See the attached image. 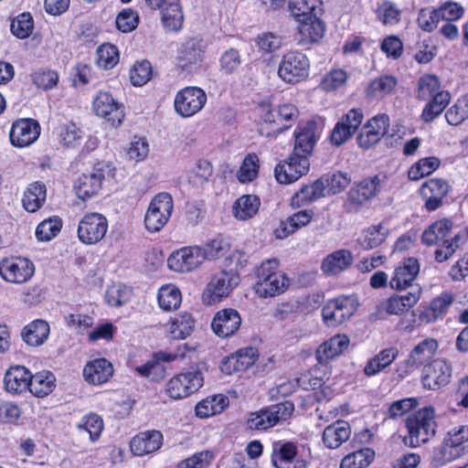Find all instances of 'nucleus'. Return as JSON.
Wrapping results in <instances>:
<instances>
[{
  "instance_id": "nucleus-15",
  "label": "nucleus",
  "mask_w": 468,
  "mask_h": 468,
  "mask_svg": "<svg viewBox=\"0 0 468 468\" xmlns=\"http://www.w3.org/2000/svg\"><path fill=\"white\" fill-rule=\"evenodd\" d=\"M204 262L201 254V247L188 246L172 252L167 259V266L176 272H189L199 267Z\"/></svg>"
},
{
  "instance_id": "nucleus-5",
  "label": "nucleus",
  "mask_w": 468,
  "mask_h": 468,
  "mask_svg": "<svg viewBox=\"0 0 468 468\" xmlns=\"http://www.w3.org/2000/svg\"><path fill=\"white\" fill-rule=\"evenodd\" d=\"M293 411L294 405L290 401L271 405L250 413L247 420V427L254 431H266L281 421L287 420Z\"/></svg>"
},
{
  "instance_id": "nucleus-54",
  "label": "nucleus",
  "mask_w": 468,
  "mask_h": 468,
  "mask_svg": "<svg viewBox=\"0 0 468 468\" xmlns=\"http://www.w3.org/2000/svg\"><path fill=\"white\" fill-rule=\"evenodd\" d=\"M62 220L57 216L50 217L41 221L36 229V239L40 242L49 241L61 230Z\"/></svg>"
},
{
  "instance_id": "nucleus-14",
  "label": "nucleus",
  "mask_w": 468,
  "mask_h": 468,
  "mask_svg": "<svg viewBox=\"0 0 468 468\" xmlns=\"http://www.w3.org/2000/svg\"><path fill=\"white\" fill-rule=\"evenodd\" d=\"M239 280V276L231 272L221 271L215 274L203 292L204 303L214 304L221 301L238 285Z\"/></svg>"
},
{
  "instance_id": "nucleus-26",
  "label": "nucleus",
  "mask_w": 468,
  "mask_h": 468,
  "mask_svg": "<svg viewBox=\"0 0 468 468\" xmlns=\"http://www.w3.org/2000/svg\"><path fill=\"white\" fill-rule=\"evenodd\" d=\"M163 434L156 430L146 431L135 435L130 441L133 455L144 456L156 452L163 444Z\"/></svg>"
},
{
  "instance_id": "nucleus-21",
  "label": "nucleus",
  "mask_w": 468,
  "mask_h": 468,
  "mask_svg": "<svg viewBox=\"0 0 468 468\" xmlns=\"http://www.w3.org/2000/svg\"><path fill=\"white\" fill-rule=\"evenodd\" d=\"M389 118L387 114L374 116L362 127L357 135V144L364 149H368L388 133Z\"/></svg>"
},
{
  "instance_id": "nucleus-50",
  "label": "nucleus",
  "mask_w": 468,
  "mask_h": 468,
  "mask_svg": "<svg viewBox=\"0 0 468 468\" xmlns=\"http://www.w3.org/2000/svg\"><path fill=\"white\" fill-rule=\"evenodd\" d=\"M213 175V166L210 162L199 159L195 166L188 171L187 181L194 187H202L209 181Z\"/></svg>"
},
{
  "instance_id": "nucleus-40",
  "label": "nucleus",
  "mask_w": 468,
  "mask_h": 468,
  "mask_svg": "<svg viewBox=\"0 0 468 468\" xmlns=\"http://www.w3.org/2000/svg\"><path fill=\"white\" fill-rule=\"evenodd\" d=\"M47 197V187L44 183L37 181L29 184L22 197L23 207L30 213L40 209Z\"/></svg>"
},
{
  "instance_id": "nucleus-36",
  "label": "nucleus",
  "mask_w": 468,
  "mask_h": 468,
  "mask_svg": "<svg viewBox=\"0 0 468 468\" xmlns=\"http://www.w3.org/2000/svg\"><path fill=\"white\" fill-rule=\"evenodd\" d=\"M50 327L48 322L36 319L27 324L21 332L23 341L30 346H42L48 338Z\"/></svg>"
},
{
  "instance_id": "nucleus-58",
  "label": "nucleus",
  "mask_w": 468,
  "mask_h": 468,
  "mask_svg": "<svg viewBox=\"0 0 468 468\" xmlns=\"http://www.w3.org/2000/svg\"><path fill=\"white\" fill-rule=\"evenodd\" d=\"M229 250V243L222 235H218L201 247V254L205 260H214L224 256Z\"/></svg>"
},
{
  "instance_id": "nucleus-47",
  "label": "nucleus",
  "mask_w": 468,
  "mask_h": 468,
  "mask_svg": "<svg viewBox=\"0 0 468 468\" xmlns=\"http://www.w3.org/2000/svg\"><path fill=\"white\" fill-rule=\"evenodd\" d=\"M397 84L398 80L394 76L382 75L369 83L367 96L371 99H383L394 90Z\"/></svg>"
},
{
  "instance_id": "nucleus-30",
  "label": "nucleus",
  "mask_w": 468,
  "mask_h": 468,
  "mask_svg": "<svg viewBox=\"0 0 468 468\" xmlns=\"http://www.w3.org/2000/svg\"><path fill=\"white\" fill-rule=\"evenodd\" d=\"M314 216V212L313 209H303L293 213L282 221L280 226L274 230L275 237L280 239L287 238L303 227L307 226L312 221Z\"/></svg>"
},
{
  "instance_id": "nucleus-16",
  "label": "nucleus",
  "mask_w": 468,
  "mask_h": 468,
  "mask_svg": "<svg viewBox=\"0 0 468 468\" xmlns=\"http://www.w3.org/2000/svg\"><path fill=\"white\" fill-rule=\"evenodd\" d=\"M310 170V161L291 154L286 160L279 163L274 176L280 184H291L306 175Z\"/></svg>"
},
{
  "instance_id": "nucleus-31",
  "label": "nucleus",
  "mask_w": 468,
  "mask_h": 468,
  "mask_svg": "<svg viewBox=\"0 0 468 468\" xmlns=\"http://www.w3.org/2000/svg\"><path fill=\"white\" fill-rule=\"evenodd\" d=\"M349 345V338L345 335H336L324 342L316 349L315 357L319 364L326 365L331 359L341 355Z\"/></svg>"
},
{
  "instance_id": "nucleus-28",
  "label": "nucleus",
  "mask_w": 468,
  "mask_h": 468,
  "mask_svg": "<svg viewBox=\"0 0 468 468\" xmlns=\"http://www.w3.org/2000/svg\"><path fill=\"white\" fill-rule=\"evenodd\" d=\"M453 303V296L450 292H442L434 298L429 305L421 306L419 320L424 324L434 323L441 319Z\"/></svg>"
},
{
  "instance_id": "nucleus-49",
  "label": "nucleus",
  "mask_w": 468,
  "mask_h": 468,
  "mask_svg": "<svg viewBox=\"0 0 468 468\" xmlns=\"http://www.w3.org/2000/svg\"><path fill=\"white\" fill-rule=\"evenodd\" d=\"M158 303L164 311L176 310L182 302V295L180 290L173 284L163 285L157 295Z\"/></svg>"
},
{
  "instance_id": "nucleus-60",
  "label": "nucleus",
  "mask_w": 468,
  "mask_h": 468,
  "mask_svg": "<svg viewBox=\"0 0 468 468\" xmlns=\"http://www.w3.org/2000/svg\"><path fill=\"white\" fill-rule=\"evenodd\" d=\"M259 157L256 154H248L239 171H238V179L241 183H248L251 182L253 179H255L259 173Z\"/></svg>"
},
{
  "instance_id": "nucleus-55",
  "label": "nucleus",
  "mask_w": 468,
  "mask_h": 468,
  "mask_svg": "<svg viewBox=\"0 0 468 468\" xmlns=\"http://www.w3.org/2000/svg\"><path fill=\"white\" fill-rule=\"evenodd\" d=\"M375 13L377 19L384 26H395L400 21L401 10L388 0L378 4Z\"/></svg>"
},
{
  "instance_id": "nucleus-39",
  "label": "nucleus",
  "mask_w": 468,
  "mask_h": 468,
  "mask_svg": "<svg viewBox=\"0 0 468 468\" xmlns=\"http://www.w3.org/2000/svg\"><path fill=\"white\" fill-rule=\"evenodd\" d=\"M388 233V229L383 222H380L362 230L356 241L363 250H373L380 246L386 240Z\"/></svg>"
},
{
  "instance_id": "nucleus-44",
  "label": "nucleus",
  "mask_w": 468,
  "mask_h": 468,
  "mask_svg": "<svg viewBox=\"0 0 468 468\" xmlns=\"http://www.w3.org/2000/svg\"><path fill=\"white\" fill-rule=\"evenodd\" d=\"M464 454V448H455L447 440L440 446L435 447L431 454V464L440 468Z\"/></svg>"
},
{
  "instance_id": "nucleus-13",
  "label": "nucleus",
  "mask_w": 468,
  "mask_h": 468,
  "mask_svg": "<svg viewBox=\"0 0 468 468\" xmlns=\"http://www.w3.org/2000/svg\"><path fill=\"white\" fill-rule=\"evenodd\" d=\"M203 386L200 371L193 369L172 378L167 383L168 395L176 399L188 397Z\"/></svg>"
},
{
  "instance_id": "nucleus-12",
  "label": "nucleus",
  "mask_w": 468,
  "mask_h": 468,
  "mask_svg": "<svg viewBox=\"0 0 468 468\" xmlns=\"http://www.w3.org/2000/svg\"><path fill=\"white\" fill-rule=\"evenodd\" d=\"M356 308L357 303L353 297L339 296L330 300L324 306L322 315L328 325L335 326L349 319L355 314Z\"/></svg>"
},
{
  "instance_id": "nucleus-18",
  "label": "nucleus",
  "mask_w": 468,
  "mask_h": 468,
  "mask_svg": "<svg viewBox=\"0 0 468 468\" xmlns=\"http://www.w3.org/2000/svg\"><path fill=\"white\" fill-rule=\"evenodd\" d=\"M364 119L361 110L348 111L335 125L330 140L332 144L340 146L349 140L357 131Z\"/></svg>"
},
{
  "instance_id": "nucleus-10",
  "label": "nucleus",
  "mask_w": 468,
  "mask_h": 468,
  "mask_svg": "<svg viewBox=\"0 0 468 468\" xmlns=\"http://www.w3.org/2000/svg\"><path fill=\"white\" fill-rule=\"evenodd\" d=\"M35 265L27 258L10 257L0 261V276L7 282L23 284L31 280Z\"/></svg>"
},
{
  "instance_id": "nucleus-32",
  "label": "nucleus",
  "mask_w": 468,
  "mask_h": 468,
  "mask_svg": "<svg viewBox=\"0 0 468 468\" xmlns=\"http://www.w3.org/2000/svg\"><path fill=\"white\" fill-rule=\"evenodd\" d=\"M256 361V350L253 347H247L239 350L224 359L221 370L227 375L232 372L244 371L254 365Z\"/></svg>"
},
{
  "instance_id": "nucleus-1",
  "label": "nucleus",
  "mask_w": 468,
  "mask_h": 468,
  "mask_svg": "<svg viewBox=\"0 0 468 468\" xmlns=\"http://www.w3.org/2000/svg\"><path fill=\"white\" fill-rule=\"evenodd\" d=\"M452 226V220L442 218L433 222L422 233L421 240L428 246L441 242V247L435 251V260L438 262L447 261L457 249L468 242V228L456 233L451 239H446Z\"/></svg>"
},
{
  "instance_id": "nucleus-37",
  "label": "nucleus",
  "mask_w": 468,
  "mask_h": 468,
  "mask_svg": "<svg viewBox=\"0 0 468 468\" xmlns=\"http://www.w3.org/2000/svg\"><path fill=\"white\" fill-rule=\"evenodd\" d=\"M351 435L350 424L346 420H336L328 425L323 432V441L329 449H336Z\"/></svg>"
},
{
  "instance_id": "nucleus-57",
  "label": "nucleus",
  "mask_w": 468,
  "mask_h": 468,
  "mask_svg": "<svg viewBox=\"0 0 468 468\" xmlns=\"http://www.w3.org/2000/svg\"><path fill=\"white\" fill-rule=\"evenodd\" d=\"M441 91L438 78L433 75H425L419 80L416 97L420 101H428Z\"/></svg>"
},
{
  "instance_id": "nucleus-59",
  "label": "nucleus",
  "mask_w": 468,
  "mask_h": 468,
  "mask_svg": "<svg viewBox=\"0 0 468 468\" xmlns=\"http://www.w3.org/2000/svg\"><path fill=\"white\" fill-rule=\"evenodd\" d=\"M96 64L99 68L108 70L117 64V48L110 43H104L97 48Z\"/></svg>"
},
{
  "instance_id": "nucleus-61",
  "label": "nucleus",
  "mask_w": 468,
  "mask_h": 468,
  "mask_svg": "<svg viewBox=\"0 0 468 468\" xmlns=\"http://www.w3.org/2000/svg\"><path fill=\"white\" fill-rule=\"evenodd\" d=\"M80 431L89 433L90 441H96L103 428L102 420L97 414L90 413L84 416L77 424Z\"/></svg>"
},
{
  "instance_id": "nucleus-63",
  "label": "nucleus",
  "mask_w": 468,
  "mask_h": 468,
  "mask_svg": "<svg viewBox=\"0 0 468 468\" xmlns=\"http://www.w3.org/2000/svg\"><path fill=\"white\" fill-rule=\"evenodd\" d=\"M468 118V99L463 98L456 101L445 112V119L450 125H459Z\"/></svg>"
},
{
  "instance_id": "nucleus-34",
  "label": "nucleus",
  "mask_w": 468,
  "mask_h": 468,
  "mask_svg": "<svg viewBox=\"0 0 468 468\" xmlns=\"http://www.w3.org/2000/svg\"><path fill=\"white\" fill-rule=\"evenodd\" d=\"M353 262V254L348 250H337L327 255L321 264V270L326 275H336L348 269Z\"/></svg>"
},
{
  "instance_id": "nucleus-25",
  "label": "nucleus",
  "mask_w": 468,
  "mask_h": 468,
  "mask_svg": "<svg viewBox=\"0 0 468 468\" xmlns=\"http://www.w3.org/2000/svg\"><path fill=\"white\" fill-rule=\"evenodd\" d=\"M420 272V263L415 258H407L400 261L395 268L389 285L397 291L411 287Z\"/></svg>"
},
{
  "instance_id": "nucleus-4",
  "label": "nucleus",
  "mask_w": 468,
  "mask_h": 468,
  "mask_svg": "<svg viewBox=\"0 0 468 468\" xmlns=\"http://www.w3.org/2000/svg\"><path fill=\"white\" fill-rule=\"evenodd\" d=\"M289 8L292 15L299 22L296 41L299 46L304 47L317 43L324 35L325 25L311 12L297 7L295 4L290 3Z\"/></svg>"
},
{
  "instance_id": "nucleus-51",
  "label": "nucleus",
  "mask_w": 468,
  "mask_h": 468,
  "mask_svg": "<svg viewBox=\"0 0 468 468\" xmlns=\"http://www.w3.org/2000/svg\"><path fill=\"white\" fill-rule=\"evenodd\" d=\"M451 100V95L448 91H441L437 94L425 105L421 112V119L424 122H431L437 118L443 110L447 107Z\"/></svg>"
},
{
  "instance_id": "nucleus-64",
  "label": "nucleus",
  "mask_w": 468,
  "mask_h": 468,
  "mask_svg": "<svg viewBox=\"0 0 468 468\" xmlns=\"http://www.w3.org/2000/svg\"><path fill=\"white\" fill-rule=\"evenodd\" d=\"M152 73V65L148 60L136 62L130 72L131 82L133 86H143L150 80Z\"/></svg>"
},
{
  "instance_id": "nucleus-53",
  "label": "nucleus",
  "mask_w": 468,
  "mask_h": 468,
  "mask_svg": "<svg viewBox=\"0 0 468 468\" xmlns=\"http://www.w3.org/2000/svg\"><path fill=\"white\" fill-rule=\"evenodd\" d=\"M374 456L375 452L369 448L355 451L342 459L340 468H367Z\"/></svg>"
},
{
  "instance_id": "nucleus-20",
  "label": "nucleus",
  "mask_w": 468,
  "mask_h": 468,
  "mask_svg": "<svg viewBox=\"0 0 468 468\" xmlns=\"http://www.w3.org/2000/svg\"><path fill=\"white\" fill-rule=\"evenodd\" d=\"M153 10H160L163 26L168 31H176L183 24V13L179 0H145Z\"/></svg>"
},
{
  "instance_id": "nucleus-35",
  "label": "nucleus",
  "mask_w": 468,
  "mask_h": 468,
  "mask_svg": "<svg viewBox=\"0 0 468 468\" xmlns=\"http://www.w3.org/2000/svg\"><path fill=\"white\" fill-rule=\"evenodd\" d=\"M297 454L298 447L295 442L286 441L272 442L271 463L276 468H291Z\"/></svg>"
},
{
  "instance_id": "nucleus-3",
  "label": "nucleus",
  "mask_w": 468,
  "mask_h": 468,
  "mask_svg": "<svg viewBox=\"0 0 468 468\" xmlns=\"http://www.w3.org/2000/svg\"><path fill=\"white\" fill-rule=\"evenodd\" d=\"M408 435L403 441L407 446L415 448L428 442L435 436L437 423L434 409L425 407L409 416L406 420Z\"/></svg>"
},
{
  "instance_id": "nucleus-38",
  "label": "nucleus",
  "mask_w": 468,
  "mask_h": 468,
  "mask_svg": "<svg viewBox=\"0 0 468 468\" xmlns=\"http://www.w3.org/2000/svg\"><path fill=\"white\" fill-rule=\"evenodd\" d=\"M103 176L101 173L81 175L75 182L74 190L79 198L89 199L97 195L101 188Z\"/></svg>"
},
{
  "instance_id": "nucleus-45",
  "label": "nucleus",
  "mask_w": 468,
  "mask_h": 468,
  "mask_svg": "<svg viewBox=\"0 0 468 468\" xmlns=\"http://www.w3.org/2000/svg\"><path fill=\"white\" fill-rule=\"evenodd\" d=\"M58 144L67 148L78 146L82 138V131L72 122L59 124L55 131Z\"/></svg>"
},
{
  "instance_id": "nucleus-22",
  "label": "nucleus",
  "mask_w": 468,
  "mask_h": 468,
  "mask_svg": "<svg viewBox=\"0 0 468 468\" xmlns=\"http://www.w3.org/2000/svg\"><path fill=\"white\" fill-rule=\"evenodd\" d=\"M40 134V125L33 119H19L10 130V141L16 147H27L35 143Z\"/></svg>"
},
{
  "instance_id": "nucleus-62",
  "label": "nucleus",
  "mask_w": 468,
  "mask_h": 468,
  "mask_svg": "<svg viewBox=\"0 0 468 468\" xmlns=\"http://www.w3.org/2000/svg\"><path fill=\"white\" fill-rule=\"evenodd\" d=\"M116 109V102L112 94L101 91L93 101V110L96 115L107 118Z\"/></svg>"
},
{
  "instance_id": "nucleus-9",
  "label": "nucleus",
  "mask_w": 468,
  "mask_h": 468,
  "mask_svg": "<svg viewBox=\"0 0 468 468\" xmlns=\"http://www.w3.org/2000/svg\"><path fill=\"white\" fill-rule=\"evenodd\" d=\"M207 101V94L201 88L186 87L176 94L175 111L179 116L189 118L199 112L206 105Z\"/></svg>"
},
{
  "instance_id": "nucleus-19",
  "label": "nucleus",
  "mask_w": 468,
  "mask_h": 468,
  "mask_svg": "<svg viewBox=\"0 0 468 468\" xmlns=\"http://www.w3.org/2000/svg\"><path fill=\"white\" fill-rule=\"evenodd\" d=\"M452 367L444 359H435L423 368L421 383L423 388L437 390L451 381Z\"/></svg>"
},
{
  "instance_id": "nucleus-8",
  "label": "nucleus",
  "mask_w": 468,
  "mask_h": 468,
  "mask_svg": "<svg viewBox=\"0 0 468 468\" xmlns=\"http://www.w3.org/2000/svg\"><path fill=\"white\" fill-rule=\"evenodd\" d=\"M321 133L322 129L315 121L299 122L293 133L294 145L292 154L310 161Z\"/></svg>"
},
{
  "instance_id": "nucleus-24",
  "label": "nucleus",
  "mask_w": 468,
  "mask_h": 468,
  "mask_svg": "<svg viewBox=\"0 0 468 468\" xmlns=\"http://www.w3.org/2000/svg\"><path fill=\"white\" fill-rule=\"evenodd\" d=\"M450 190L449 184L440 178H431L420 188V194L425 200V208L428 211H434L442 205L443 198Z\"/></svg>"
},
{
  "instance_id": "nucleus-11",
  "label": "nucleus",
  "mask_w": 468,
  "mask_h": 468,
  "mask_svg": "<svg viewBox=\"0 0 468 468\" xmlns=\"http://www.w3.org/2000/svg\"><path fill=\"white\" fill-rule=\"evenodd\" d=\"M108 231V220L101 213L85 214L79 222L78 238L88 245L101 241Z\"/></svg>"
},
{
  "instance_id": "nucleus-23",
  "label": "nucleus",
  "mask_w": 468,
  "mask_h": 468,
  "mask_svg": "<svg viewBox=\"0 0 468 468\" xmlns=\"http://www.w3.org/2000/svg\"><path fill=\"white\" fill-rule=\"evenodd\" d=\"M241 324V317L239 312L233 308H225L216 313L211 328L221 338L232 336L237 333Z\"/></svg>"
},
{
  "instance_id": "nucleus-46",
  "label": "nucleus",
  "mask_w": 468,
  "mask_h": 468,
  "mask_svg": "<svg viewBox=\"0 0 468 468\" xmlns=\"http://www.w3.org/2000/svg\"><path fill=\"white\" fill-rule=\"evenodd\" d=\"M260 206L261 200L257 196L243 195L234 203V217L239 220L251 218L258 213Z\"/></svg>"
},
{
  "instance_id": "nucleus-41",
  "label": "nucleus",
  "mask_w": 468,
  "mask_h": 468,
  "mask_svg": "<svg viewBox=\"0 0 468 468\" xmlns=\"http://www.w3.org/2000/svg\"><path fill=\"white\" fill-rule=\"evenodd\" d=\"M420 298V288H412L411 292L391 296L386 303V312L389 314H401L414 306Z\"/></svg>"
},
{
  "instance_id": "nucleus-2",
  "label": "nucleus",
  "mask_w": 468,
  "mask_h": 468,
  "mask_svg": "<svg viewBox=\"0 0 468 468\" xmlns=\"http://www.w3.org/2000/svg\"><path fill=\"white\" fill-rule=\"evenodd\" d=\"M256 293L262 298L274 297L283 293L289 286L286 274L279 270L277 259H268L256 269Z\"/></svg>"
},
{
  "instance_id": "nucleus-56",
  "label": "nucleus",
  "mask_w": 468,
  "mask_h": 468,
  "mask_svg": "<svg viewBox=\"0 0 468 468\" xmlns=\"http://www.w3.org/2000/svg\"><path fill=\"white\" fill-rule=\"evenodd\" d=\"M440 165V159L435 156L420 159L410 168L408 176L410 180L417 181L433 173Z\"/></svg>"
},
{
  "instance_id": "nucleus-27",
  "label": "nucleus",
  "mask_w": 468,
  "mask_h": 468,
  "mask_svg": "<svg viewBox=\"0 0 468 468\" xmlns=\"http://www.w3.org/2000/svg\"><path fill=\"white\" fill-rule=\"evenodd\" d=\"M380 183L381 179L378 176L361 180L350 188L348 200L355 205H364L379 193Z\"/></svg>"
},
{
  "instance_id": "nucleus-17",
  "label": "nucleus",
  "mask_w": 468,
  "mask_h": 468,
  "mask_svg": "<svg viewBox=\"0 0 468 468\" xmlns=\"http://www.w3.org/2000/svg\"><path fill=\"white\" fill-rule=\"evenodd\" d=\"M299 116L297 107L292 103H284L266 112L262 117L265 124L271 125L272 133H281L294 123Z\"/></svg>"
},
{
  "instance_id": "nucleus-48",
  "label": "nucleus",
  "mask_w": 468,
  "mask_h": 468,
  "mask_svg": "<svg viewBox=\"0 0 468 468\" xmlns=\"http://www.w3.org/2000/svg\"><path fill=\"white\" fill-rule=\"evenodd\" d=\"M438 349V342L433 338H426L419 343L410 353V361L420 367L430 361Z\"/></svg>"
},
{
  "instance_id": "nucleus-52",
  "label": "nucleus",
  "mask_w": 468,
  "mask_h": 468,
  "mask_svg": "<svg viewBox=\"0 0 468 468\" xmlns=\"http://www.w3.org/2000/svg\"><path fill=\"white\" fill-rule=\"evenodd\" d=\"M195 320L190 314L184 313L171 321L169 334L174 339H185L192 333Z\"/></svg>"
},
{
  "instance_id": "nucleus-29",
  "label": "nucleus",
  "mask_w": 468,
  "mask_h": 468,
  "mask_svg": "<svg viewBox=\"0 0 468 468\" xmlns=\"http://www.w3.org/2000/svg\"><path fill=\"white\" fill-rule=\"evenodd\" d=\"M31 372L23 366L9 367L4 378L5 390L11 394H21L28 389Z\"/></svg>"
},
{
  "instance_id": "nucleus-33",
  "label": "nucleus",
  "mask_w": 468,
  "mask_h": 468,
  "mask_svg": "<svg viewBox=\"0 0 468 468\" xmlns=\"http://www.w3.org/2000/svg\"><path fill=\"white\" fill-rule=\"evenodd\" d=\"M113 374V366L104 358L94 359L83 368L84 379L91 385H101Z\"/></svg>"
},
{
  "instance_id": "nucleus-7",
  "label": "nucleus",
  "mask_w": 468,
  "mask_h": 468,
  "mask_svg": "<svg viewBox=\"0 0 468 468\" xmlns=\"http://www.w3.org/2000/svg\"><path fill=\"white\" fill-rule=\"evenodd\" d=\"M174 208L172 196L161 192L154 196L150 202L144 216V226L149 232L160 231L168 222Z\"/></svg>"
},
{
  "instance_id": "nucleus-6",
  "label": "nucleus",
  "mask_w": 468,
  "mask_h": 468,
  "mask_svg": "<svg viewBox=\"0 0 468 468\" xmlns=\"http://www.w3.org/2000/svg\"><path fill=\"white\" fill-rule=\"evenodd\" d=\"M310 60L307 56L297 50L286 52L278 68V76L286 83L295 84L309 76Z\"/></svg>"
},
{
  "instance_id": "nucleus-43",
  "label": "nucleus",
  "mask_w": 468,
  "mask_h": 468,
  "mask_svg": "<svg viewBox=\"0 0 468 468\" xmlns=\"http://www.w3.org/2000/svg\"><path fill=\"white\" fill-rule=\"evenodd\" d=\"M56 378L49 371L31 374L28 390L37 398H45L49 395L56 387Z\"/></svg>"
},
{
  "instance_id": "nucleus-42",
  "label": "nucleus",
  "mask_w": 468,
  "mask_h": 468,
  "mask_svg": "<svg viewBox=\"0 0 468 468\" xmlns=\"http://www.w3.org/2000/svg\"><path fill=\"white\" fill-rule=\"evenodd\" d=\"M202 58L203 50L200 46L194 41H188L181 48L176 65L183 70L192 71L197 69Z\"/></svg>"
}]
</instances>
